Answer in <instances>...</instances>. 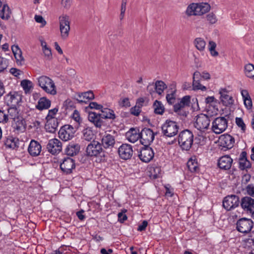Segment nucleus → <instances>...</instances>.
Listing matches in <instances>:
<instances>
[{"mask_svg": "<svg viewBox=\"0 0 254 254\" xmlns=\"http://www.w3.org/2000/svg\"><path fill=\"white\" fill-rule=\"evenodd\" d=\"M190 96L189 95L185 96L179 102L174 105L173 110L182 118H185L189 113L188 108L190 106Z\"/></svg>", "mask_w": 254, "mask_h": 254, "instance_id": "f257e3e1", "label": "nucleus"}, {"mask_svg": "<svg viewBox=\"0 0 254 254\" xmlns=\"http://www.w3.org/2000/svg\"><path fill=\"white\" fill-rule=\"evenodd\" d=\"M210 9L207 3H192L187 7L186 13L188 16L201 15L207 12Z\"/></svg>", "mask_w": 254, "mask_h": 254, "instance_id": "f03ea898", "label": "nucleus"}, {"mask_svg": "<svg viewBox=\"0 0 254 254\" xmlns=\"http://www.w3.org/2000/svg\"><path fill=\"white\" fill-rule=\"evenodd\" d=\"M178 143L183 150H189L191 147L193 141L192 133L188 130L181 131L178 136Z\"/></svg>", "mask_w": 254, "mask_h": 254, "instance_id": "7ed1b4c3", "label": "nucleus"}, {"mask_svg": "<svg viewBox=\"0 0 254 254\" xmlns=\"http://www.w3.org/2000/svg\"><path fill=\"white\" fill-rule=\"evenodd\" d=\"M38 85L46 93L52 95L57 94L56 86L54 81L48 76L42 75L38 78Z\"/></svg>", "mask_w": 254, "mask_h": 254, "instance_id": "20e7f679", "label": "nucleus"}, {"mask_svg": "<svg viewBox=\"0 0 254 254\" xmlns=\"http://www.w3.org/2000/svg\"><path fill=\"white\" fill-rule=\"evenodd\" d=\"M192 89L194 91L200 90L202 91H205L207 88L200 83L202 79L204 80H209L210 79V74L206 71H203L201 73L198 71H195L193 74L192 77Z\"/></svg>", "mask_w": 254, "mask_h": 254, "instance_id": "39448f33", "label": "nucleus"}, {"mask_svg": "<svg viewBox=\"0 0 254 254\" xmlns=\"http://www.w3.org/2000/svg\"><path fill=\"white\" fill-rule=\"evenodd\" d=\"M161 128L164 135L166 137H171L177 134L179 126L176 122L170 120H167L162 125Z\"/></svg>", "mask_w": 254, "mask_h": 254, "instance_id": "423d86ee", "label": "nucleus"}, {"mask_svg": "<svg viewBox=\"0 0 254 254\" xmlns=\"http://www.w3.org/2000/svg\"><path fill=\"white\" fill-rule=\"evenodd\" d=\"M59 21L61 38L66 40L69 36L70 29L69 17L66 14H63L59 17Z\"/></svg>", "mask_w": 254, "mask_h": 254, "instance_id": "0eeeda50", "label": "nucleus"}, {"mask_svg": "<svg viewBox=\"0 0 254 254\" xmlns=\"http://www.w3.org/2000/svg\"><path fill=\"white\" fill-rule=\"evenodd\" d=\"M254 227V222L252 219L243 217L238 220L236 223V230L244 234L250 233Z\"/></svg>", "mask_w": 254, "mask_h": 254, "instance_id": "6e6552de", "label": "nucleus"}, {"mask_svg": "<svg viewBox=\"0 0 254 254\" xmlns=\"http://www.w3.org/2000/svg\"><path fill=\"white\" fill-rule=\"evenodd\" d=\"M86 154L88 156H98L105 157V151L101 146L100 143L97 141H93L88 145L86 150Z\"/></svg>", "mask_w": 254, "mask_h": 254, "instance_id": "1a4fd4ad", "label": "nucleus"}, {"mask_svg": "<svg viewBox=\"0 0 254 254\" xmlns=\"http://www.w3.org/2000/svg\"><path fill=\"white\" fill-rule=\"evenodd\" d=\"M228 127V121L224 117H218L212 122V130L216 134L224 131Z\"/></svg>", "mask_w": 254, "mask_h": 254, "instance_id": "9d476101", "label": "nucleus"}, {"mask_svg": "<svg viewBox=\"0 0 254 254\" xmlns=\"http://www.w3.org/2000/svg\"><path fill=\"white\" fill-rule=\"evenodd\" d=\"M77 128H74L72 126L65 125L63 126L59 131V137L64 141H67L72 139L76 131Z\"/></svg>", "mask_w": 254, "mask_h": 254, "instance_id": "9b49d317", "label": "nucleus"}, {"mask_svg": "<svg viewBox=\"0 0 254 254\" xmlns=\"http://www.w3.org/2000/svg\"><path fill=\"white\" fill-rule=\"evenodd\" d=\"M210 123V120L208 116L201 114L196 117L195 122L194 126L198 130L201 131H204L208 129Z\"/></svg>", "mask_w": 254, "mask_h": 254, "instance_id": "f8f14e48", "label": "nucleus"}, {"mask_svg": "<svg viewBox=\"0 0 254 254\" xmlns=\"http://www.w3.org/2000/svg\"><path fill=\"white\" fill-rule=\"evenodd\" d=\"M235 143L234 138L230 134H224L219 138V145L223 151L231 149Z\"/></svg>", "mask_w": 254, "mask_h": 254, "instance_id": "ddd939ff", "label": "nucleus"}, {"mask_svg": "<svg viewBox=\"0 0 254 254\" xmlns=\"http://www.w3.org/2000/svg\"><path fill=\"white\" fill-rule=\"evenodd\" d=\"M240 204L243 209L254 219V199L250 196L244 197L241 199Z\"/></svg>", "mask_w": 254, "mask_h": 254, "instance_id": "4468645a", "label": "nucleus"}, {"mask_svg": "<svg viewBox=\"0 0 254 254\" xmlns=\"http://www.w3.org/2000/svg\"><path fill=\"white\" fill-rule=\"evenodd\" d=\"M155 134L150 128H143L140 131V143L144 146L149 145L154 140Z\"/></svg>", "mask_w": 254, "mask_h": 254, "instance_id": "2eb2a0df", "label": "nucleus"}, {"mask_svg": "<svg viewBox=\"0 0 254 254\" xmlns=\"http://www.w3.org/2000/svg\"><path fill=\"white\" fill-rule=\"evenodd\" d=\"M239 198L236 195L226 196L223 201V206L227 210H231L239 206Z\"/></svg>", "mask_w": 254, "mask_h": 254, "instance_id": "dca6fc26", "label": "nucleus"}, {"mask_svg": "<svg viewBox=\"0 0 254 254\" xmlns=\"http://www.w3.org/2000/svg\"><path fill=\"white\" fill-rule=\"evenodd\" d=\"M47 149L53 155L59 154L62 150V143L57 138L50 139L47 144Z\"/></svg>", "mask_w": 254, "mask_h": 254, "instance_id": "f3484780", "label": "nucleus"}, {"mask_svg": "<svg viewBox=\"0 0 254 254\" xmlns=\"http://www.w3.org/2000/svg\"><path fill=\"white\" fill-rule=\"evenodd\" d=\"M75 168L74 160L70 158H64L60 164V169L62 172L65 174L72 173V170Z\"/></svg>", "mask_w": 254, "mask_h": 254, "instance_id": "a211bd4d", "label": "nucleus"}, {"mask_svg": "<svg viewBox=\"0 0 254 254\" xmlns=\"http://www.w3.org/2000/svg\"><path fill=\"white\" fill-rule=\"evenodd\" d=\"M154 153L152 149L149 145L144 146L140 151L138 156L144 162H149L154 157Z\"/></svg>", "mask_w": 254, "mask_h": 254, "instance_id": "6ab92c4d", "label": "nucleus"}, {"mask_svg": "<svg viewBox=\"0 0 254 254\" xmlns=\"http://www.w3.org/2000/svg\"><path fill=\"white\" fill-rule=\"evenodd\" d=\"M100 144L103 147V149L111 151L115 144V136L110 134L106 133L103 136Z\"/></svg>", "mask_w": 254, "mask_h": 254, "instance_id": "aec40b11", "label": "nucleus"}, {"mask_svg": "<svg viewBox=\"0 0 254 254\" xmlns=\"http://www.w3.org/2000/svg\"><path fill=\"white\" fill-rule=\"evenodd\" d=\"M119 156L124 160L131 158L133 154L132 146L128 144H123L118 150Z\"/></svg>", "mask_w": 254, "mask_h": 254, "instance_id": "412c9836", "label": "nucleus"}, {"mask_svg": "<svg viewBox=\"0 0 254 254\" xmlns=\"http://www.w3.org/2000/svg\"><path fill=\"white\" fill-rule=\"evenodd\" d=\"M5 100L8 105L16 106L21 102L22 95L17 92H10L6 96Z\"/></svg>", "mask_w": 254, "mask_h": 254, "instance_id": "4be33fe9", "label": "nucleus"}, {"mask_svg": "<svg viewBox=\"0 0 254 254\" xmlns=\"http://www.w3.org/2000/svg\"><path fill=\"white\" fill-rule=\"evenodd\" d=\"M11 127L17 133L24 132L26 127L25 119L22 116L15 118L11 121Z\"/></svg>", "mask_w": 254, "mask_h": 254, "instance_id": "5701e85b", "label": "nucleus"}, {"mask_svg": "<svg viewBox=\"0 0 254 254\" xmlns=\"http://www.w3.org/2000/svg\"><path fill=\"white\" fill-rule=\"evenodd\" d=\"M233 161L229 155H224L218 159V166L221 169L227 170L231 168Z\"/></svg>", "mask_w": 254, "mask_h": 254, "instance_id": "b1692460", "label": "nucleus"}, {"mask_svg": "<svg viewBox=\"0 0 254 254\" xmlns=\"http://www.w3.org/2000/svg\"><path fill=\"white\" fill-rule=\"evenodd\" d=\"M41 145L37 141L32 140L28 146V151L32 156H37L41 151Z\"/></svg>", "mask_w": 254, "mask_h": 254, "instance_id": "393cba45", "label": "nucleus"}, {"mask_svg": "<svg viewBox=\"0 0 254 254\" xmlns=\"http://www.w3.org/2000/svg\"><path fill=\"white\" fill-rule=\"evenodd\" d=\"M140 131L137 128H131L126 133V136L127 140L134 143L140 138Z\"/></svg>", "mask_w": 254, "mask_h": 254, "instance_id": "a878e982", "label": "nucleus"}, {"mask_svg": "<svg viewBox=\"0 0 254 254\" xmlns=\"http://www.w3.org/2000/svg\"><path fill=\"white\" fill-rule=\"evenodd\" d=\"M220 99L223 105L228 106L232 105L234 102L232 96L228 94V92L226 89H221L219 91Z\"/></svg>", "mask_w": 254, "mask_h": 254, "instance_id": "bb28decb", "label": "nucleus"}, {"mask_svg": "<svg viewBox=\"0 0 254 254\" xmlns=\"http://www.w3.org/2000/svg\"><path fill=\"white\" fill-rule=\"evenodd\" d=\"M101 114H97L95 112H89L88 115V120L90 122L94 124L97 127H101L103 124V121L101 120Z\"/></svg>", "mask_w": 254, "mask_h": 254, "instance_id": "cd10ccee", "label": "nucleus"}, {"mask_svg": "<svg viewBox=\"0 0 254 254\" xmlns=\"http://www.w3.org/2000/svg\"><path fill=\"white\" fill-rule=\"evenodd\" d=\"M80 148V145L78 144L71 142L66 146L65 153L68 156H73L79 152Z\"/></svg>", "mask_w": 254, "mask_h": 254, "instance_id": "c85d7f7f", "label": "nucleus"}, {"mask_svg": "<svg viewBox=\"0 0 254 254\" xmlns=\"http://www.w3.org/2000/svg\"><path fill=\"white\" fill-rule=\"evenodd\" d=\"M11 50L18 64L22 65L24 62V59L22 56V51L18 45H13L11 47Z\"/></svg>", "mask_w": 254, "mask_h": 254, "instance_id": "c756f323", "label": "nucleus"}, {"mask_svg": "<svg viewBox=\"0 0 254 254\" xmlns=\"http://www.w3.org/2000/svg\"><path fill=\"white\" fill-rule=\"evenodd\" d=\"M45 124V129L49 132H55L58 127L59 123L57 118H53L51 119H47Z\"/></svg>", "mask_w": 254, "mask_h": 254, "instance_id": "7c9ffc66", "label": "nucleus"}, {"mask_svg": "<svg viewBox=\"0 0 254 254\" xmlns=\"http://www.w3.org/2000/svg\"><path fill=\"white\" fill-rule=\"evenodd\" d=\"M51 104V101L46 97H41L38 101L36 105V109L39 111L46 110L49 109Z\"/></svg>", "mask_w": 254, "mask_h": 254, "instance_id": "2f4dec72", "label": "nucleus"}, {"mask_svg": "<svg viewBox=\"0 0 254 254\" xmlns=\"http://www.w3.org/2000/svg\"><path fill=\"white\" fill-rule=\"evenodd\" d=\"M101 116L102 119H109L111 120H114L116 118V115L114 111L110 109L107 108H103L101 110Z\"/></svg>", "mask_w": 254, "mask_h": 254, "instance_id": "473e14b6", "label": "nucleus"}, {"mask_svg": "<svg viewBox=\"0 0 254 254\" xmlns=\"http://www.w3.org/2000/svg\"><path fill=\"white\" fill-rule=\"evenodd\" d=\"M11 10L7 4H4L0 12V17L3 20H8L10 17Z\"/></svg>", "mask_w": 254, "mask_h": 254, "instance_id": "72a5a7b5", "label": "nucleus"}, {"mask_svg": "<svg viewBox=\"0 0 254 254\" xmlns=\"http://www.w3.org/2000/svg\"><path fill=\"white\" fill-rule=\"evenodd\" d=\"M79 99H77L76 100L78 103L85 102L82 99H81V97L83 99H86L88 100H92L94 98V94L92 91H88L87 92H83L78 95Z\"/></svg>", "mask_w": 254, "mask_h": 254, "instance_id": "f704fd0d", "label": "nucleus"}, {"mask_svg": "<svg viewBox=\"0 0 254 254\" xmlns=\"http://www.w3.org/2000/svg\"><path fill=\"white\" fill-rule=\"evenodd\" d=\"M167 86L165 82L162 80H157L155 82L154 88H155L156 93L159 95H161L164 90L167 88Z\"/></svg>", "mask_w": 254, "mask_h": 254, "instance_id": "c9c22d12", "label": "nucleus"}, {"mask_svg": "<svg viewBox=\"0 0 254 254\" xmlns=\"http://www.w3.org/2000/svg\"><path fill=\"white\" fill-rule=\"evenodd\" d=\"M8 114L6 115L8 116V119H9L12 121L14 120L15 118L20 117L16 106H12L9 108L7 110Z\"/></svg>", "mask_w": 254, "mask_h": 254, "instance_id": "e433bc0d", "label": "nucleus"}, {"mask_svg": "<svg viewBox=\"0 0 254 254\" xmlns=\"http://www.w3.org/2000/svg\"><path fill=\"white\" fill-rule=\"evenodd\" d=\"M82 138L87 141H91L93 139L94 134L90 127H86L82 130Z\"/></svg>", "mask_w": 254, "mask_h": 254, "instance_id": "4c0bfd02", "label": "nucleus"}, {"mask_svg": "<svg viewBox=\"0 0 254 254\" xmlns=\"http://www.w3.org/2000/svg\"><path fill=\"white\" fill-rule=\"evenodd\" d=\"M154 113L158 115H162L165 111L163 105L160 101L156 100L153 104Z\"/></svg>", "mask_w": 254, "mask_h": 254, "instance_id": "58836bf2", "label": "nucleus"}, {"mask_svg": "<svg viewBox=\"0 0 254 254\" xmlns=\"http://www.w3.org/2000/svg\"><path fill=\"white\" fill-rule=\"evenodd\" d=\"M194 44L198 50L203 51L205 49L206 42L202 38H196L194 41Z\"/></svg>", "mask_w": 254, "mask_h": 254, "instance_id": "ea45409f", "label": "nucleus"}, {"mask_svg": "<svg viewBox=\"0 0 254 254\" xmlns=\"http://www.w3.org/2000/svg\"><path fill=\"white\" fill-rule=\"evenodd\" d=\"M245 75L249 78H254V65L251 64H248L245 66Z\"/></svg>", "mask_w": 254, "mask_h": 254, "instance_id": "a19ab883", "label": "nucleus"}, {"mask_svg": "<svg viewBox=\"0 0 254 254\" xmlns=\"http://www.w3.org/2000/svg\"><path fill=\"white\" fill-rule=\"evenodd\" d=\"M21 86L22 87L25 93H28L32 87V83L28 80L24 79L21 81Z\"/></svg>", "mask_w": 254, "mask_h": 254, "instance_id": "79ce46f5", "label": "nucleus"}, {"mask_svg": "<svg viewBox=\"0 0 254 254\" xmlns=\"http://www.w3.org/2000/svg\"><path fill=\"white\" fill-rule=\"evenodd\" d=\"M187 166L191 172H195L198 170L197 162L192 159H190L188 161Z\"/></svg>", "mask_w": 254, "mask_h": 254, "instance_id": "37998d69", "label": "nucleus"}, {"mask_svg": "<svg viewBox=\"0 0 254 254\" xmlns=\"http://www.w3.org/2000/svg\"><path fill=\"white\" fill-rule=\"evenodd\" d=\"M119 105L122 108L130 107L131 105L128 97L121 98L118 101Z\"/></svg>", "mask_w": 254, "mask_h": 254, "instance_id": "c03bdc74", "label": "nucleus"}, {"mask_svg": "<svg viewBox=\"0 0 254 254\" xmlns=\"http://www.w3.org/2000/svg\"><path fill=\"white\" fill-rule=\"evenodd\" d=\"M251 164L248 159L239 160V168L241 170H244L246 169L250 168Z\"/></svg>", "mask_w": 254, "mask_h": 254, "instance_id": "a18cd8bd", "label": "nucleus"}, {"mask_svg": "<svg viewBox=\"0 0 254 254\" xmlns=\"http://www.w3.org/2000/svg\"><path fill=\"white\" fill-rule=\"evenodd\" d=\"M4 143L6 147L9 148L14 149L17 147L16 143L12 138H7Z\"/></svg>", "mask_w": 254, "mask_h": 254, "instance_id": "49530a36", "label": "nucleus"}, {"mask_svg": "<svg viewBox=\"0 0 254 254\" xmlns=\"http://www.w3.org/2000/svg\"><path fill=\"white\" fill-rule=\"evenodd\" d=\"M72 118L78 124L77 127H76V128H78V126L82 122V119L80 117V114L78 111L76 110L74 111V112L72 114Z\"/></svg>", "mask_w": 254, "mask_h": 254, "instance_id": "de8ad7c7", "label": "nucleus"}, {"mask_svg": "<svg viewBox=\"0 0 254 254\" xmlns=\"http://www.w3.org/2000/svg\"><path fill=\"white\" fill-rule=\"evenodd\" d=\"M127 211V210L125 209L122 210V211L119 212L118 214V221L121 223L124 222L126 221L127 217L125 213Z\"/></svg>", "mask_w": 254, "mask_h": 254, "instance_id": "09e8293b", "label": "nucleus"}, {"mask_svg": "<svg viewBox=\"0 0 254 254\" xmlns=\"http://www.w3.org/2000/svg\"><path fill=\"white\" fill-rule=\"evenodd\" d=\"M236 125L241 128L243 132H245L246 129V126L241 118H236Z\"/></svg>", "mask_w": 254, "mask_h": 254, "instance_id": "8fccbe9b", "label": "nucleus"}, {"mask_svg": "<svg viewBox=\"0 0 254 254\" xmlns=\"http://www.w3.org/2000/svg\"><path fill=\"white\" fill-rule=\"evenodd\" d=\"M175 91H172L170 94H167L166 95V100L167 102L170 104L172 105L175 103L176 98L175 95Z\"/></svg>", "mask_w": 254, "mask_h": 254, "instance_id": "3c124183", "label": "nucleus"}, {"mask_svg": "<svg viewBox=\"0 0 254 254\" xmlns=\"http://www.w3.org/2000/svg\"><path fill=\"white\" fill-rule=\"evenodd\" d=\"M10 73L15 77L20 78V76L23 74V72L19 69L12 67L10 69Z\"/></svg>", "mask_w": 254, "mask_h": 254, "instance_id": "603ef678", "label": "nucleus"}, {"mask_svg": "<svg viewBox=\"0 0 254 254\" xmlns=\"http://www.w3.org/2000/svg\"><path fill=\"white\" fill-rule=\"evenodd\" d=\"M7 66V60L0 57V72L3 71Z\"/></svg>", "mask_w": 254, "mask_h": 254, "instance_id": "864d4df0", "label": "nucleus"}, {"mask_svg": "<svg viewBox=\"0 0 254 254\" xmlns=\"http://www.w3.org/2000/svg\"><path fill=\"white\" fill-rule=\"evenodd\" d=\"M207 20L210 24H214L217 21V18L215 15L213 13H210L206 15Z\"/></svg>", "mask_w": 254, "mask_h": 254, "instance_id": "5fc2aeb1", "label": "nucleus"}, {"mask_svg": "<svg viewBox=\"0 0 254 254\" xmlns=\"http://www.w3.org/2000/svg\"><path fill=\"white\" fill-rule=\"evenodd\" d=\"M58 111V109L57 108H55L53 109L50 110L49 111V113L48 115L47 116L46 119H51L53 118H55L54 116L57 113Z\"/></svg>", "mask_w": 254, "mask_h": 254, "instance_id": "6e6d98bb", "label": "nucleus"}, {"mask_svg": "<svg viewBox=\"0 0 254 254\" xmlns=\"http://www.w3.org/2000/svg\"><path fill=\"white\" fill-rule=\"evenodd\" d=\"M141 111V109L136 106H134L130 109V114L135 116H138Z\"/></svg>", "mask_w": 254, "mask_h": 254, "instance_id": "4d7b16f0", "label": "nucleus"}, {"mask_svg": "<svg viewBox=\"0 0 254 254\" xmlns=\"http://www.w3.org/2000/svg\"><path fill=\"white\" fill-rule=\"evenodd\" d=\"M43 53L45 55V57L47 58V60H51L52 58V54L51 52V49L49 47L44 49L43 50Z\"/></svg>", "mask_w": 254, "mask_h": 254, "instance_id": "13d9d810", "label": "nucleus"}, {"mask_svg": "<svg viewBox=\"0 0 254 254\" xmlns=\"http://www.w3.org/2000/svg\"><path fill=\"white\" fill-rule=\"evenodd\" d=\"M246 190L248 194L254 197V185L253 184H249L246 187Z\"/></svg>", "mask_w": 254, "mask_h": 254, "instance_id": "bf43d9fd", "label": "nucleus"}, {"mask_svg": "<svg viewBox=\"0 0 254 254\" xmlns=\"http://www.w3.org/2000/svg\"><path fill=\"white\" fill-rule=\"evenodd\" d=\"M34 19L37 22L41 23L42 27L44 26L46 24V21L41 15H36Z\"/></svg>", "mask_w": 254, "mask_h": 254, "instance_id": "052dcab7", "label": "nucleus"}, {"mask_svg": "<svg viewBox=\"0 0 254 254\" xmlns=\"http://www.w3.org/2000/svg\"><path fill=\"white\" fill-rule=\"evenodd\" d=\"M89 107L90 109H95L101 110L103 107L102 105L98 104L97 102H92L90 103Z\"/></svg>", "mask_w": 254, "mask_h": 254, "instance_id": "680f3d73", "label": "nucleus"}, {"mask_svg": "<svg viewBox=\"0 0 254 254\" xmlns=\"http://www.w3.org/2000/svg\"><path fill=\"white\" fill-rule=\"evenodd\" d=\"M148 222L146 220H144L142 222V223L138 225L137 228V230L138 231H143L146 229V227L147 226Z\"/></svg>", "mask_w": 254, "mask_h": 254, "instance_id": "e2e57ef3", "label": "nucleus"}, {"mask_svg": "<svg viewBox=\"0 0 254 254\" xmlns=\"http://www.w3.org/2000/svg\"><path fill=\"white\" fill-rule=\"evenodd\" d=\"M244 104H245L246 107L248 109H251L252 108L253 105H252V101L251 97H250V98H247V99H244Z\"/></svg>", "mask_w": 254, "mask_h": 254, "instance_id": "0e129e2a", "label": "nucleus"}, {"mask_svg": "<svg viewBox=\"0 0 254 254\" xmlns=\"http://www.w3.org/2000/svg\"><path fill=\"white\" fill-rule=\"evenodd\" d=\"M8 116L3 111L0 110V123L7 122Z\"/></svg>", "mask_w": 254, "mask_h": 254, "instance_id": "69168bd1", "label": "nucleus"}, {"mask_svg": "<svg viewBox=\"0 0 254 254\" xmlns=\"http://www.w3.org/2000/svg\"><path fill=\"white\" fill-rule=\"evenodd\" d=\"M71 0H62L61 4L66 9H68L71 5Z\"/></svg>", "mask_w": 254, "mask_h": 254, "instance_id": "338daca9", "label": "nucleus"}, {"mask_svg": "<svg viewBox=\"0 0 254 254\" xmlns=\"http://www.w3.org/2000/svg\"><path fill=\"white\" fill-rule=\"evenodd\" d=\"M144 102V99L143 98H139L136 100L135 106L141 109Z\"/></svg>", "mask_w": 254, "mask_h": 254, "instance_id": "774afa93", "label": "nucleus"}]
</instances>
